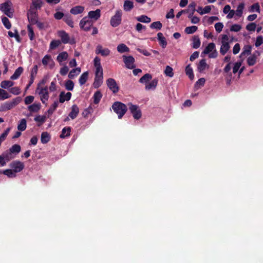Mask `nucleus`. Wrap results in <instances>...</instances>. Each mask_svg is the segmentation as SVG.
Segmentation results:
<instances>
[{"instance_id":"1","label":"nucleus","mask_w":263,"mask_h":263,"mask_svg":"<svg viewBox=\"0 0 263 263\" xmlns=\"http://www.w3.org/2000/svg\"><path fill=\"white\" fill-rule=\"evenodd\" d=\"M112 108L118 115L119 119H121L127 110L126 105L120 102H115L112 105Z\"/></svg>"},{"instance_id":"2","label":"nucleus","mask_w":263,"mask_h":263,"mask_svg":"<svg viewBox=\"0 0 263 263\" xmlns=\"http://www.w3.org/2000/svg\"><path fill=\"white\" fill-rule=\"evenodd\" d=\"M0 10L8 17H13L14 11L11 2L8 1L0 4Z\"/></svg>"},{"instance_id":"3","label":"nucleus","mask_w":263,"mask_h":263,"mask_svg":"<svg viewBox=\"0 0 263 263\" xmlns=\"http://www.w3.org/2000/svg\"><path fill=\"white\" fill-rule=\"evenodd\" d=\"M48 89V87L45 86V88H36L35 90L36 93L39 95L42 102L46 105H47V101L49 97Z\"/></svg>"},{"instance_id":"4","label":"nucleus","mask_w":263,"mask_h":263,"mask_svg":"<svg viewBox=\"0 0 263 263\" xmlns=\"http://www.w3.org/2000/svg\"><path fill=\"white\" fill-rule=\"evenodd\" d=\"M202 54H209V58H216L218 55V52L216 50V46L214 43H209L205 48Z\"/></svg>"},{"instance_id":"5","label":"nucleus","mask_w":263,"mask_h":263,"mask_svg":"<svg viewBox=\"0 0 263 263\" xmlns=\"http://www.w3.org/2000/svg\"><path fill=\"white\" fill-rule=\"evenodd\" d=\"M20 102V98H15L11 101L6 102L0 106L1 111H5L10 110L17 105Z\"/></svg>"},{"instance_id":"6","label":"nucleus","mask_w":263,"mask_h":263,"mask_svg":"<svg viewBox=\"0 0 263 263\" xmlns=\"http://www.w3.org/2000/svg\"><path fill=\"white\" fill-rule=\"evenodd\" d=\"M92 20H89V17H84L80 21L79 25L81 29L85 31H88L93 24Z\"/></svg>"},{"instance_id":"7","label":"nucleus","mask_w":263,"mask_h":263,"mask_svg":"<svg viewBox=\"0 0 263 263\" xmlns=\"http://www.w3.org/2000/svg\"><path fill=\"white\" fill-rule=\"evenodd\" d=\"M122 15V10H119L116 11L115 14L111 18L110 25L114 27L119 25L121 22Z\"/></svg>"},{"instance_id":"8","label":"nucleus","mask_w":263,"mask_h":263,"mask_svg":"<svg viewBox=\"0 0 263 263\" xmlns=\"http://www.w3.org/2000/svg\"><path fill=\"white\" fill-rule=\"evenodd\" d=\"M129 109L135 119L138 120L141 117V111L137 105L128 104Z\"/></svg>"},{"instance_id":"9","label":"nucleus","mask_w":263,"mask_h":263,"mask_svg":"<svg viewBox=\"0 0 263 263\" xmlns=\"http://www.w3.org/2000/svg\"><path fill=\"white\" fill-rule=\"evenodd\" d=\"M27 17L29 22L32 25H34L37 23L38 16L36 11L34 10L32 7H30L29 10L27 13Z\"/></svg>"},{"instance_id":"10","label":"nucleus","mask_w":263,"mask_h":263,"mask_svg":"<svg viewBox=\"0 0 263 263\" xmlns=\"http://www.w3.org/2000/svg\"><path fill=\"white\" fill-rule=\"evenodd\" d=\"M10 166L16 173L21 172L25 167L24 163L18 160L12 161L10 164Z\"/></svg>"},{"instance_id":"11","label":"nucleus","mask_w":263,"mask_h":263,"mask_svg":"<svg viewBox=\"0 0 263 263\" xmlns=\"http://www.w3.org/2000/svg\"><path fill=\"white\" fill-rule=\"evenodd\" d=\"M58 35L61 39V42L64 44L70 43V44L75 43L74 39L70 40L68 34L64 31H60L58 32Z\"/></svg>"},{"instance_id":"12","label":"nucleus","mask_w":263,"mask_h":263,"mask_svg":"<svg viewBox=\"0 0 263 263\" xmlns=\"http://www.w3.org/2000/svg\"><path fill=\"white\" fill-rule=\"evenodd\" d=\"M106 84L109 89L114 93L119 91V86H118L116 81L112 78H109L106 81Z\"/></svg>"},{"instance_id":"13","label":"nucleus","mask_w":263,"mask_h":263,"mask_svg":"<svg viewBox=\"0 0 263 263\" xmlns=\"http://www.w3.org/2000/svg\"><path fill=\"white\" fill-rule=\"evenodd\" d=\"M43 64L50 69H52L54 66V62L49 55H46L42 59Z\"/></svg>"},{"instance_id":"14","label":"nucleus","mask_w":263,"mask_h":263,"mask_svg":"<svg viewBox=\"0 0 263 263\" xmlns=\"http://www.w3.org/2000/svg\"><path fill=\"white\" fill-rule=\"evenodd\" d=\"M123 58L126 67L128 69H133L135 67L134 65L135 59L132 56L123 55Z\"/></svg>"},{"instance_id":"15","label":"nucleus","mask_w":263,"mask_h":263,"mask_svg":"<svg viewBox=\"0 0 263 263\" xmlns=\"http://www.w3.org/2000/svg\"><path fill=\"white\" fill-rule=\"evenodd\" d=\"M101 16V10L99 9L95 11H90L88 12L87 17H89V20H92L94 23L97 21Z\"/></svg>"},{"instance_id":"16","label":"nucleus","mask_w":263,"mask_h":263,"mask_svg":"<svg viewBox=\"0 0 263 263\" xmlns=\"http://www.w3.org/2000/svg\"><path fill=\"white\" fill-rule=\"evenodd\" d=\"M110 50L108 48H103L102 46L98 45L96 49V53L100 54L102 56H107L110 54Z\"/></svg>"},{"instance_id":"17","label":"nucleus","mask_w":263,"mask_h":263,"mask_svg":"<svg viewBox=\"0 0 263 263\" xmlns=\"http://www.w3.org/2000/svg\"><path fill=\"white\" fill-rule=\"evenodd\" d=\"M68 58V54L66 51H63L60 52L57 57V61L62 65V62L67 60Z\"/></svg>"},{"instance_id":"18","label":"nucleus","mask_w":263,"mask_h":263,"mask_svg":"<svg viewBox=\"0 0 263 263\" xmlns=\"http://www.w3.org/2000/svg\"><path fill=\"white\" fill-rule=\"evenodd\" d=\"M71 97V93L69 92L65 93L64 92H61L59 96V102L60 103H64L65 101H69Z\"/></svg>"},{"instance_id":"19","label":"nucleus","mask_w":263,"mask_h":263,"mask_svg":"<svg viewBox=\"0 0 263 263\" xmlns=\"http://www.w3.org/2000/svg\"><path fill=\"white\" fill-rule=\"evenodd\" d=\"M79 112V107L76 105H73L71 107V110L68 116L71 119H74L77 117Z\"/></svg>"},{"instance_id":"20","label":"nucleus","mask_w":263,"mask_h":263,"mask_svg":"<svg viewBox=\"0 0 263 263\" xmlns=\"http://www.w3.org/2000/svg\"><path fill=\"white\" fill-rule=\"evenodd\" d=\"M84 11V7L83 6H77L72 8L70 10V12L72 14L77 15L83 13Z\"/></svg>"},{"instance_id":"21","label":"nucleus","mask_w":263,"mask_h":263,"mask_svg":"<svg viewBox=\"0 0 263 263\" xmlns=\"http://www.w3.org/2000/svg\"><path fill=\"white\" fill-rule=\"evenodd\" d=\"M1 156L3 158V160L5 161L6 162L13 159L15 157L9 151H5Z\"/></svg>"},{"instance_id":"22","label":"nucleus","mask_w":263,"mask_h":263,"mask_svg":"<svg viewBox=\"0 0 263 263\" xmlns=\"http://www.w3.org/2000/svg\"><path fill=\"white\" fill-rule=\"evenodd\" d=\"M209 66L206 64L205 60H201L198 65V70L200 72H203L204 70L208 69Z\"/></svg>"},{"instance_id":"23","label":"nucleus","mask_w":263,"mask_h":263,"mask_svg":"<svg viewBox=\"0 0 263 263\" xmlns=\"http://www.w3.org/2000/svg\"><path fill=\"white\" fill-rule=\"evenodd\" d=\"M81 71V69L80 67H77L74 69H72L70 70L68 74V78L69 79H73L77 76H78Z\"/></svg>"},{"instance_id":"24","label":"nucleus","mask_w":263,"mask_h":263,"mask_svg":"<svg viewBox=\"0 0 263 263\" xmlns=\"http://www.w3.org/2000/svg\"><path fill=\"white\" fill-rule=\"evenodd\" d=\"M158 84V80L156 79H153L150 83L145 85V89H155Z\"/></svg>"},{"instance_id":"25","label":"nucleus","mask_w":263,"mask_h":263,"mask_svg":"<svg viewBox=\"0 0 263 263\" xmlns=\"http://www.w3.org/2000/svg\"><path fill=\"white\" fill-rule=\"evenodd\" d=\"M21 146L20 145L15 144L12 145L9 151L14 156L18 154L21 151Z\"/></svg>"},{"instance_id":"26","label":"nucleus","mask_w":263,"mask_h":263,"mask_svg":"<svg viewBox=\"0 0 263 263\" xmlns=\"http://www.w3.org/2000/svg\"><path fill=\"white\" fill-rule=\"evenodd\" d=\"M23 71V68L22 67H19L17 68L13 75H12L10 77L11 80H16L17 79L21 74L22 73Z\"/></svg>"},{"instance_id":"27","label":"nucleus","mask_w":263,"mask_h":263,"mask_svg":"<svg viewBox=\"0 0 263 263\" xmlns=\"http://www.w3.org/2000/svg\"><path fill=\"white\" fill-rule=\"evenodd\" d=\"M27 127V122L25 119H21L18 125H17V129L20 131H24Z\"/></svg>"},{"instance_id":"28","label":"nucleus","mask_w":263,"mask_h":263,"mask_svg":"<svg viewBox=\"0 0 263 263\" xmlns=\"http://www.w3.org/2000/svg\"><path fill=\"white\" fill-rule=\"evenodd\" d=\"M14 85V82L9 81V80H5L3 81L1 83L0 86L3 89H8Z\"/></svg>"},{"instance_id":"29","label":"nucleus","mask_w":263,"mask_h":263,"mask_svg":"<svg viewBox=\"0 0 263 263\" xmlns=\"http://www.w3.org/2000/svg\"><path fill=\"white\" fill-rule=\"evenodd\" d=\"M103 81V76H95V81L93 85L95 88H97L100 86Z\"/></svg>"},{"instance_id":"30","label":"nucleus","mask_w":263,"mask_h":263,"mask_svg":"<svg viewBox=\"0 0 263 263\" xmlns=\"http://www.w3.org/2000/svg\"><path fill=\"white\" fill-rule=\"evenodd\" d=\"M41 108V104L40 103H34L28 106L27 108L30 112H37Z\"/></svg>"},{"instance_id":"31","label":"nucleus","mask_w":263,"mask_h":263,"mask_svg":"<svg viewBox=\"0 0 263 263\" xmlns=\"http://www.w3.org/2000/svg\"><path fill=\"white\" fill-rule=\"evenodd\" d=\"M43 5V1L42 0H32V4L30 7L35 10L39 9L41 8Z\"/></svg>"},{"instance_id":"32","label":"nucleus","mask_w":263,"mask_h":263,"mask_svg":"<svg viewBox=\"0 0 263 263\" xmlns=\"http://www.w3.org/2000/svg\"><path fill=\"white\" fill-rule=\"evenodd\" d=\"M134 8V4L132 1L126 0L123 5V8L125 11H129Z\"/></svg>"},{"instance_id":"33","label":"nucleus","mask_w":263,"mask_h":263,"mask_svg":"<svg viewBox=\"0 0 263 263\" xmlns=\"http://www.w3.org/2000/svg\"><path fill=\"white\" fill-rule=\"evenodd\" d=\"M71 132V127H65L63 128L62 130V133L60 135V138H64L67 137H69L70 135Z\"/></svg>"},{"instance_id":"34","label":"nucleus","mask_w":263,"mask_h":263,"mask_svg":"<svg viewBox=\"0 0 263 263\" xmlns=\"http://www.w3.org/2000/svg\"><path fill=\"white\" fill-rule=\"evenodd\" d=\"M230 46L229 43H221L220 49V52L222 55H224L230 49Z\"/></svg>"},{"instance_id":"35","label":"nucleus","mask_w":263,"mask_h":263,"mask_svg":"<svg viewBox=\"0 0 263 263\" xmlns=\"http://www.w3.org/2000/svg\"><path fill=\"white\" fill-rule=\"evenodd\" d=\"M88 77V72L86 71L83 73L80 76L79 81L81 85H84L87 81Z\"/></svg>"},{"instance_id":"36","label":"nucleus","mask_w":263,"mask_h":263,"mask_svg":"<svg viewBox=\"0 0 263 263\" xmlns=\"http://www.w3.org/2000/svg\"><path fill=\"white\" fill-rule=\"evenodd\" d=\"M46 116L39 115L36 116L34 120L35 122L38 123V126H41L42 124H43L46 120Z\"/></svg>"},{"instance_id":"37","label":"nucleus","mask_w":263,"mask_h":263,"mask_svg":"<svg viewBox=\"0 0 263 263\" xmlns=\"http://www.w3.org/2000/svg\"><path fill=\"white\" fill-rule=\"evenodd\" d=\"M11 97L10 94L4 89L0 88V100H4Z\"/></svg>"},{"instance_id":"38","label":"nucleus","mask_w":263,"mask_h":263,"mask_svg":"<svg viewBox=\"0 0 263 263\" xmlns=\"http://www.w3.org/2000/svg\"><path fill=\"white\" fill-rule=\"evenodd\" d=\"M117 50L120 53H124L129 52V49L125 44H120L117 46Z\"/></svg>"},{"instance_id":"39","label":"nucleus","mask_w":263,"mask_h":263,"mask_svg":"<svg viewBox=\"0 0 263 263\" xmlns=\"http://www.w3.org/2000/svg\"><path fill=\"white\" fill-rule=\"evenodd\" d=\"M64 21L70 27H73V22L70 15H65L63 18Z\"/></svg>"},{"instance_id":"40","label":"nucleus","mask_w":263,"mask_h":263,"mask_svg":"<svg viewBox=\"0 0 263 263\" xmlns=\"http://www.w3.org/2000/svg\"><path fill=\"white\" fill-rule=\"evenodd\" d=\"M50 137L49 134L47 132H43L41 135V141L43 144L47 143L49 141Z\"/></svg>"},{"instance_id":"41","label":"nucleus","mask_w":263,"mask_h":263,"mask_svg":"<svg viewBox=\"0 0 263 263\" xmlns=\"http://www.w3.org/2000/svg\"><path fill=\"white\" fill-rule=\"evenodd\" d=\"M3 173L9 178H15L16 176V173L12 169H7L3 171Z\"/></svg>"},{"instance_id":"42","label":"nucleus","mask_w":263,"mask_h":263,"mask_svg":"<svg viewBox=\"0 0 263 263\" xmlns=\"http://www.w3.org/2000/svg\"><path fill=\"white\" fill-rule=\"evenodd\" d=\"M136 20L140 22L145 23H148L151 21L150 17H148V16L144 15H142L136 17Z\"/></svg>"},{"instance_id":"43","label":"nucleus","mask_w":263,"mask_h":263,"mask_svg":"<svg viewBox=\"0 0 263 263\" xmlns=\"http://www.w3.org/2000/svg\"><path fill=\"white\" fill-rule=\"evenodd\" d=\"M200 46V41L198 36H194L193 38L192 47L195 49L198 48Z\"/></svg>"},{"instance_id":"44","label":"nucleus","mask_w":263,"mask_h":263,"mask_svg":"<svg viewBox=\"0 0 263 263\" xmlns=\"http://www.w3.org/2000/svg\"><path fill=\"white\" fill-rule=\"evenodd\" d=\"M251 46L250 45L245 46L243 48V51L240 55V57L242 58L243 56L246 55H249L251 54Z\"/></svg>"},{"instance_id":"45","label":"nucleus","mask_w":263,"mask_h":263,"mask_svg":"<svg viewBox=\"0 0 263 263\" xmlns=\"http://www.w3.org/2000/svg\"><path fill=\"white\" fill-rule=\"evenodd\" d=\"M152 77L151 74L149 73L145 74L142 76L139 80V82L141 83H147L150 80H151Z\"/></svg>"},{"instance_id":"46","label":"nucleus","mask_w":263,"mask_h":263,"mask_svg":"<svg viewBox=\"0 0 263 263\" xmlns=\"http://www.w3.org/2000/svg\"><path fill=\"white\" fill-rule=\"evenodd\" d=\"M102 97V93L100 91H96L93 96V102L95 104H98Z\"/></svg>"},{"instance_id":"47","label":"nucleus","mask_w":263,"mask_h":263,"mask_svg":"<svg viewBox=\"0 0 263 263\" xmlns=\"http://www.w3.org/2000/svg\"><path fill=\"white\" fill-rule=\"evenodd\" d=\"M244 7H245L244 3H241L238 6L237 9L235 11L236 15L237 16L240 17L242 15Z\"/></svg>"},{"instance_id":"48","label":"nucleus","mask_w":263,"mask_h":263,"mask_svg":"<svg viewBox=\"0 0 263 263\" xmlns=\"http://www.w3.org/2000/svg\"><path fill=\"white\" fill-rule=\"evenodd\" d=\"M185 72L186 75L189 76L191 80H193L194 78L193 71L190 65H187L185 68Z\"/></svg>"},{"instance_id":"49","label":"nucleus","mask_w":263,"mask_h":263,"mask_svg":"<svg viewBox=\"0 0 263 263\" xmlns=\"http://www.w3.org/2000/svg\"><path fill=\"white\" fill-rule=\"evenodd\" d=\"M256 62V55L255 54L249 57L247 59V63L249 66L254 65Z\"/></svg>"},{"instance_id":"50","label":"nucleus","mask_w":263,"mask_h":263,"mask_svg":"<svg viewBox=\"0 0 263 263\" xmlns=\"http://www.w3.org/2000/svg\"><path fill=\"white\" fill-rule=\"evenodd\" d=\"M249 11L250 12H260V6L258 3H255L250 7Z\"/></svg>"},{"instance_id":"51","label":"nucleus","mask_w":263,"mask_h":263,"mask_svg":"<svg viewBox=\"0 0 263 263\" xmlns=\"http://www.w3.org/2000/svg\"><path fill=\"white\" fill-rule=\"evenodd\" d=\"M150 27L152 29L160 30L162 27V24L160 21L154 22L151 24Z\"/></svg>"},{"instance_id":"52","label":"nucleus","mask_w":263,"mask_h":263,"mask_svg":"<svg viewBox=\"0 0 263 263\" xmlns=\"http://www.w3.org/2000/svg\"><path fill=\"white\" fill-rule=\"evenodd\" d=\"M197 30V27L196 26H192L187 27L185 29V32L187 34H192L195 32Z\"/></svg>"},{"instance_id":"53","label":"nucleus","mask_w":263,"mask_h":263,"mask_svg":"<svg viewBox=\"0 0 263 263\" xmlns=\"http://www.w3.org/2000/svg\"><path fill=\"white\" fill-rule=\"evenodd\" d=\"M61 43L62 42L60 40H53L50 43V48L51 49H54L59 46Z\"/></svg>"},{"instance_id":"54","label":"nucleus","mask_w":263,"mask_h":263,"mask_svg":"<svg viewBox=\"0 0 263 263\" xmlns=\"http://www.w3.org/2000/svg\"><path fill=\"white\" fill-rule=\"evenodd\" d=\"M65 87L68 90H72L74 87V83L71 80H67L65 82Z\"/></svg>"},{"instance_id":"55","label":"nucleus","mask_w":263,"mask_h":263,"mask_svg":"<svg viewBox=\"0 0 263 263\" xmlns=\"http://www.w3.org/2000/svg\"><path fill=\"white\" fill-rule=\"evenodd\" d=\"M196 6V4L195 2H193L190 4L188 6L187 9L186 11L187 12H195L196 9L195 7Z\"/></svg>"},{"instance_id":"56","label":"nucleus","mask_w":263,"mask_h":263,"mask_svg":"<svg viewBox=\"0 0 263 263\" xmlns=\"http://www.w3.org/2000/svg\"><path fill=\"white\" fill-rule=\"evenodd\" d=\"M165 74L170 77H173L174 73L173 72V68L170 66H167L164 71Z\"/></svg>"},{"instance_id":"57","label":"nucleus","mask_w":263,"mask_h":263,"mask_svg":"<svg viewBox=\"0 0 263 263\" xmlns=\"http://www.w3.org/2000/svg\"><path fill=\"white\" fill-rule=\"evenodd\" d=\"M10 128H7L5 132L0 136V141L2 143L6 139L7 136H8L9 133L10 132Z\"/></svg>"},{"instance_id":"58","label":"nucleus","mask_w":263,"mask_h":263,"mask_svg":"<svg viewBox=\"0 0 263 263\" xmlns=\"http://www.w3.org/2000/svg\"><path fill=\"white\" fill-rule=\"evenodd\" d=\"M58 104L59 103L57 101H55L53 103V104L50 107L49 109L47 111V112H48L49 114L51 115L54 112V111L55 110V109L58 107Z\"/></svg>"},{"instance_id":"59","label":"nucleus","mask_w":263,"mask_h":263,"mask_svg":"<svg viewBox=\"0 0 263 263\" xmlns=\"http://www.w3.org/2000/svg\"><path fill=\"white\" fill-rule=\"evenodd\" d=\"M2 22L4 25L7 29H10L11 28V25L9 20V19L6 17H4L2 18Z\"/></svg>"},{"instance_id":"60","label":"nucleus","mask_w":263,"mask_h":263,"mask_svg":"<svg viewBox=\"0 0 263 263\" xmlns=\"http://www.w3.org/2000/svg\"><path fill=\"white\" fill-rule=\"evenodd\" d=\"M256 28V25L254 23H251L246 26V29L249 31H254Z\"/></svg>"},{"instance_id":"61","label":"nucleus","mask_w":263,"mask_h":263,"mask_svg":"<svg viewBox=\"0 0 263 263\" xmlns=\"http://www.w3.org/2000/svg\"><path fill=\"white\" fill-rule=\"evenodd\" d=\"M27 29L28 32V36L30 40H33L34 39V32L33 29L30 26V25H28L27 26Z\"/></svg>"},{"instance_id":"62","label":"nucleus","mask_w":263,"mask_h":263,"mask_svg":"<svg viewBox=\"0 0 263 263\" xmlns=\"http://www.w3.org/2000/svg\"><path fill=\"white\" fill-rule=\"evenodd\" d=\"M242 62H238L235 63L234 66L233 68V72L234 73H236L238 72L239 69H240V67L241 65Z\"/></svg>"},{"instance_id":"63","label":"nucleus","mask_w":263,"mask_h":263,"mask_svg":"<svg viewBox=\"0 0 263 263\" xmlns=\"http://www.w3.org/2000/svg\"><path fill=\"white\" fill-rule=\"evenodd\" d=\"M223 27V25L222 23H217L215 24V28L217 32H220Z\"/></svg>"},{"instance_id":"64","label":"nucleus","mask_w":263,"mask_h":263,"mask_svg":"<svg viewBox=\"0 0 263 263\" xmlns=\"http://www.w3.org/2000/svg\"><path fill=\"white\" fill-rule=\"evenodd\" d=\"M241 29V26L238 24H234L233 25L231 28L230 30L231 31L238 32Z\"/></svg>"}]
</instances>
